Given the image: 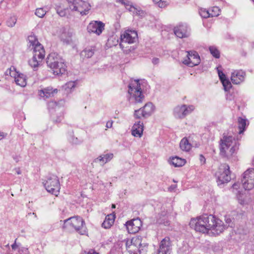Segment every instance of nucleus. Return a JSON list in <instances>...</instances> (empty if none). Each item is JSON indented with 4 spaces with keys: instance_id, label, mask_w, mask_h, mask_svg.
Returning <instances> with one entry per match:
<instances>
[{
    "instance_id": "423d86ee",
    "label": "nucleus",
    "mask_w": 254,
    "mask_h": 254,
    "mask_svg": "<svg viewBox=\"0 0 254 254\" xmlns=\"http://www.w3.org/2000/svg\"><path fill=\"white\" fill-rule=\"evenodd\" d=\"M64 224L69 225L81 235H85L87 233V228L83 219L79 216L71 217L64 220Z\"/></svg>"
},
{
    "instance_id": "473e14b6",
    "label": "nucleus",
    "mask_w": 254,
    "mask_h": 254,
    "mask_svg": "<svg viewBox=\"0 0 254 254\" xmlns=\"http://www.w3.org/2000/svg\"><path fill=\"white\" fill-rule=\"evenodd\" d=\"M76 83L74 81H69L66 83L63 87L67 93L70 92L75 86Z\"/></svg>"
},
{
    "instance_id": "8fccbe9b",
    "label": "nucleus",
    "mask_w": 254,
    "mask_h": 254,
    "mask_svg": "<svg viewBox=\"0 0 254 254\" xmlns=\"http://www.w3.org/2000/svg\"><path fill=\"white\" fill-rule=\"evenodd\" d=\"M159 62V60L158 58H154L152 59V63L154 64H158Z\"/></svg>"
},
{
    "instance_id": "864d4df0",
    "label": "nucleus",
    "mask_w": 254,
    "mask_h": 254,
    "mask_svg": "<svg viewBox=\"0 0 254 254\" xmlns=\"http://www.w3.org/2000/svg\"><path fill=\"white\" fill-rule=\"evenodd\" d=\"M16 240H17V239H15V242H14V244H12V245H11V248H12V249L13 250H15V249H16V248H17V245H16Z\"/></svg>"
},
{
    "instance_id": "72a5a7b5",
    "label": "nucleus",
    "mask_w": 254,
    "mask_h": 254,
    "mask_svg": "<svg viewBox=\"0 0 254 254\" xmlns=\"http://www.w3.org/2000/svg\"><path fill=\"white\" fill-rule=\"evenodd\" d=\"M195 108L193 105H185L184 108V118L189 114H190L194 110Z\"/></svg>"
},
{
    "instance_id": "f8f14e48",
    "label": "nucleus",
    "mask_w": 254,
    "mask_h": 254,
    "mask_svg": "<svg viewBox=\"0 0 254 254\" xmlns=\"http://www.w3.org/2000/svg\"><path fill=\"white\" fill-rule=\"evenodd\" d=\"M187 58L183 61V63L190 67L197 65L200 62V59L198 53L194 51H188Z\"/></svg>"
},
{
    "instance_id": "7ed1b4c3",
    "label": "nucleus",
    "mask_w": 254,
    "mask_h": 254,
    "mask_svg": "<svg viewBox=\"0 0 254 254\" xmlns=\"http://www.w3.org/2000/svg\"><path fill=\"white\" fill-rule=\"evenodd\" d=\"M46 63L54 74H63L66 71L64 60L56 53L50 54L47 58Z\"/></svg>"
},
{
    "instance_id": "ea45409f",
    "label": "nucleus",
    "mask_w": 254,
    "mask_h": 254,
    "mask_svg": "<svg viewBox=\"0 0 254 254\" xmlns=\"http://www.w3.org/2000/svg\"><path fill=\"white\" fill-rule=\"evenodd\" d=\"M35 14L39 17H43L46 13V11L43 8H38L36 9Z\"/></svg>"
},
{
    "instance_id": "393cba45",
    "label": "nucleus",
    "mask_w": 254,
    "mask_h": 254,
    "mask_svg": "<svg viewBox=\"0 0 254 254\" xmlns=\"http://www.w3.org/2000/svg\"><path fill=\"white\" fill-rule=\"evenodd\" d=\"M57 92L58 90L57 89L53 90L52 88L49 87L43 90H41L39 92V95L42 97L48 98L53 96Z\"/></svg>"
},
{
    "instance_id": "09e8293b",
    "label": "nucleus",
    "mask_w": 254,
    "mask_h": 254,
    "mask_svg": "<svg viewBox=\"0 0 254 254\" xmlns=\"http://www.w3.org/2000/svg\"><path fill=\"white\" fill-rule=\"evenodd\" d=\"M181 250H182L183 252H187L189 251V246L188 245H184L182 248H181Z\"/></svg>"
},
{
    "instance_id": "58836bf2",
    "label": "nucleus",
    "mask_w": 254,
    "mask_h": 254,
    "mask_svg": "<svg viewBox=\"0 0 254 254\" xmlns=\"http://www.w3.org/2000/svg\"><path fill=\"white\" fill-rule=\"evenodd\" d=\"M220 9L218 6H213L211 11V17L217 16L220 14Z\"/></svg>"
},
{
    "instance_id": "5701e85b",
    "label": "nucleus",
    "mask_w": 254,
    "mask_h": 254,
    "mask_svg": "<svg viewBox=\"0 0 254 254\" xmlns=\"http://www.w3.org/2000/svg\"><path fill=\"white\" fill-rule=\"evenodd\" d=\"M141 108L142 111L141 114L144 118L150 116L154 110V107L152 103L150 102L146 103Z\"/></svg>"
},
{
    "instance_id": "bf43d9fd",
    "label": "nucleus",
    "mask_w": 254,
    "mask_h": 254,
    "mask_svg": "<svg viewBox=\"0 0 254 254\" xmlns=\"http://www.w3.org/2000/svg\"><path fill=\"white\" fill-rule=\"evenodd\" d=\"M4 136V135L3 133L0 134V137H1L0 139L3 138Z\"/></svg>"
},
{
    "instance_id": "6ab92c4d",
    "label": "nucleus",
    "mask_w": 254,
    "mask_h": 254,
    "mask_svg": "<svg viewBox=\"0 0 254 254\" xmlns=\"http://www.w3.org/2000/svg\"><path fill=\"white\" fill-rule=\"evenodd\" d=\"M246 73L242 70H235L231 74V79L234 84H238L244 81Z\"/></svg>"
},
{
    "instance_id": "f257e3e1",
    "label": "nucleus",
    "mask_w": 254,
    "mask_h": 254,
    "mask_svg": "<svg viewBox=\"0 0 254 254\" xmlns=\"http://www.w3.org/2000/svg\"><path fill=\"white\" fill-rule=\"evenodd\" d=\"M190 226L196 231L213 235L220 234L227 227L219 219L206 214L191 219Z\"/></svg>"
},
{
    "instance_id": "de8ad7c7",
    "label": "nucleus",
    "mask_w": 254,
    "mask_h": 254,
    "mask_svg": "<svg viewBox=\"0 0 254 254\" xmlns=\"http://www.w3.org/2000/svg\"><path fill=\"white\" fill-rule=\"evenodd\" d=\"M113 125V121H109L106 123V127L107 128H111Z\"/></svg>"
},
{
    "instance_id": "a878e982",
    "label": "nucleus",
    "mask_w": 254,
    "mask_h": 254,
    "mask_svg": "<svg viewBox=\"0 0 254 254\" xmlns=\"http://www.w3.org/2000/svg\"><path fill=\"white\" fill-rule=\"evenodd\" d=\"M115 218V214H110L107 215L102 224V227L105 229L110 228L114 224Z\"/></svg>"
},
{
    "instance_id": "4c0bfd02",
    "label": "nucleus",
    "mask_w": 254,
    "mask_h": 254,
    "mask_svg": "<svg viewBox=\"0 0 254 254\" xmlns=\"http://www.w3.org/2000/svg\"><path fill=\"white\" fill-rule=\"evenodd\" d=\"M17 21V17L15 16H11L6 21V25L10 27H13Z\"/></svg>"
},
{
    "instance_id": "3c124183",
    "label": "nucleus",
    "mask_w": 254,
    "mask_h": 254,
    "mask_svg": "<svg viewBox=\"0 0 254 254\" xmlns=\"http://www.w3.org/2000/svg\"><path fill=\"white\" fill-rule=\"evenodd\" d=\"M199 160L200 162L202 163H204L205 161V157L201 154L199 155Z\"/></svg>"
},
{
    "instance_id": "f3484780",
    "label": "nucleus",
    "mask_w": 254,
    "mask_h": 254,
    "mask_svg": "<svg viewBox=\"0 0 254 254\" xmlns=\"http://www.w3.org/2000/svg\"><path fill=\"white\" fill-rule=\"evenodd\" d=\"M174 32L180 38L188 37L190 35L189 29L186 24H179L174 28Z\"/></svg>"
},
{
    "instance_id": "b1692460",
    "label": "nucleus",
    "mask_w": 254,
    "mask_h": 254,
    "mask_svg": "<svg viewBox=\"0 0 254 254\" xmlns=\"http://www.w3.org/2000/svg\"><path fill=\"white\" fill-rule=\"evenodd\" d=\"M113 157L114 154L112 153L103 154L96 158L94 161L95 162H100L101 165H104L105 164L111 160Z\"/></svg>"
},
{
    "instance_id": "2f4dec72",
    "label": "nucleus",
    "mask_w": 254,
    "mask_h": 254,
    "mask_svg": "<svg viewBox=\"0 0 254 254\" xmlns=\"http://www.w3.org/2000/svg\"><path fill=\"white\" fill-rule=\"evenodd\" d=\"M128 10L132 12V13L134 15H137L140 17H143L145 16L146 13L144 11L141 9L140 8H137L134 7L133 5L130 6V7H128Z\"/></svg>"
},
{
    "instance_id": "5fc2aeb1",
    "label": "nucleus",
    "mask_w": 254,
    "mask_h": 254,
    "mask_svg": "<svg viewBox=\"0 0 254 254\" xmlns=\"http://www.w3.org/2000/svg\"><path fill=\"white\" fill-rule=\"evenodd\" d=\"M21 251L25 253V254H29V252L28 251V249L27 248H22Z\"/></svg>"
},
{
    "instance_id": "a19ab883",
    "label": "nucleus",
    "mask_w": 254,
    "mask_h": 254,
    "mask_svg": "<svg viewBox=\"0 0 254 254\" xmlns=\"http://www.w3.org/2000/svg\"><path fill=\"white\" fill-rule=\"evenodd\" d=\"M200 15L202 17L206 18L211 16L210 12L206 9H201L199 11Z\"/></svg>"
},
{
    "instance_id": "13d9d810",
    "label": "nucleus",
    "mask_w": 254,
    "mask_h": 254,
    "mask_svg": "<svg viewBox=\"0 0 254 254\" xmlns=\"http://www.w3.org/2000/svg\"><path fill=\"white\" fill-rule=\"evenodd\" d=\"M31 214L33 215V216H34L35 218H37V215H36V214L35 213H34V212H33V213H28V215H31Z\"/></svg>"
},
{
    "instance_id": "0e129e2a",
    "label": "nucleus",
    "mask_w": 254,
    "mask_h": 254,
    "mask_svg": "<svg viewBox=\"0 0 254 254\" xmlns=\"http://www.w3.org/2000/svg\"><path fill=\"white\" fill-rule=\"evenodd\" d=\"M252 0V1H253V2H254V0Z\"/></svg>"
},
{
    "instance_id": "a18cd8bd",
    "label": "nucleus",
    "mask_w": 254,
    "mask_h": 254,
    "mask_svg": "<svg viewBox=\"0 0 254 254\" xmlns=\"http://www.w3.org/2000/svg\"><path fill=\"white\" fill-rule=\"evenodd\" d=\"M168 5V3L166 1L161 0L158 3V5L159 7L164 8Z\"/></svg>"
},
{
    "instance_id": "79ce46f5",
    "label": "nucleus",
    "mask_w": 254,
    "mask_h": 254,
    "mask_svg": "<svg viewBox=\"0 0 254 254\" xmlns=\"http://www.w3.org/2000/svg\"><path fill=\"white\" fill-rule=\"evenodd\" d=\"M118 1L122 4L125 6L126 8L128 9V7L132 5L130 4V2L127 0H119Z\"/></svg>"
},
{
    "instance_id": "7c9ffc66",
    "label": "nucleus",
    "mask_w": 254,
    "mask_h": 254,
    "mask_svg": "<svg viewBox=\"0 0 254 254\" xmlns=\"http://www.w3.org/2000/svg\"><path fill=\"white\" fill-rule=\"evenodd\" d=\"M247 122V120L245 119H243L241 117H239L238 118V128L239 129V134H241L242 133H243L245 130L246 129Z\"/></svg>"
},
{
    "instance_id": "f704fd0d",
    "label": "nucleus",
    "mask_w": 254,
    "mask_h": 254,
    "mask_svg": "<svg viewBox=\"0 0 254 254\" xmlns=\"http://www.w3.org/2000/svg\"><path fill=\"white\" fill-rule=\"evenodd\" d=\"M61 40L64 43H68L70 40V37L69 36L68 33L64 31V30L62 34L60 36Z\"/></svg>"
},
{
    "instance_id": "4468645a",
    "label": "nucleus",
    "mask_w": 254,
    "mask_h": 254,
    "mask_svg": "<svg viewBox=\"0 0 254 254\" xmlns=\"http://www.w3.org/2000/svg\"><path fill=\"white\" fill-rule=\"evenodd\" d=\"M29 48L33 50V52L45 51L43 46L39 42L37 38L34 34L29 35L27 38Z\"/></svg>"
},
{
    "instance_id": "412c9836",
    "label": "nucleus",
    "mask_w": 254,
    "mask_h": 254,
    "mask_svg": "<svg viewBox=\"0 0 254 254\" xmlns=\"http://www.w3.org/2000/svg\"><path fill=\"white\" fill-rule=\"evenodd\" d=\"M143 243H142V237L140 236H136L133 237L130 240H128L126 243L127 249L131 248L133 249V247L138 248Z\"/></svg>"
},
{
    "instance_id": "dca6fc26",
    "label": "nucleus",
    "mask_w": 254,
    "mask_h": 254,
    "mask_svg": "<svg viewBox=\"0 0 254 254\" xmlns=\"http://www.w3.org/2000/svg\"><path fill=\"white\" fill-rule=\"evenodd\" d=\"M141 226V222L139 219H134L126 223L127 229L128 233L134 234L138 232Z\"/></svg>"
},
{
    "instance_id": "680f3d73",
    "label": "nucleus",
    "mask_w": 254,
    "mask_h": 254,
    "mask_svg": "<svg viewBox=\"0 0 254 254\" xmlns=\"http://www.w3.org/2000/svg\"><path fill=\"white\" fill-rule=\"evenodd\" d=\"M61 120H62V119H59L58 120H56V122H61Z\"/></svg>"
},
{
    "instance_id": "c85d7f7f",
    "label": "nucleus",
    "mask_w": 254,
    "mask_h": 254,
    "mask_svg": "<svg viewBox=\"0 0 254 254\" xmlns=\"http://www.w3.org/2000/svg\"><path fill=\"white\" fill-rule=\"evenodd\" d=\"M185 104L182 105H178L176 106L174 109V115L176 118L183 119L184 116V108Z\"/></svg>"
},
{
    "instance_id": "a211bd4d",
    "label": "nucleus",
    "mask_w": 254,
    "mask_h": 254,
    "mask_svg": "<svg viewBox=\"0 0 254 254\" xmlns=\"http://www.w3.org/2000/svg\"><path fill=\"white\" fill-rule=\"evenodd\" d=\"M171 250L170 239L166 237L161 241L157 254H170Z\"/></svg>"
},
{
    "instance_id": "6e6552de",
    "label": "nucleus",
    "mask_w": 254,
    "mask_h": 254,
    "mask_svg": "<svg viewBox=\"0 0 254 254\" xmlns=\"http://www.w3.org/2000/svg\"><path fill=\"white\" fill-rule=\"evenodd\" d=\"M215 176L218 185L230 182L231 178L229 166L225 163L221 164L215 173Z\"/></svg>"
},
{
    "instance_id": "ddd939ff",
    "label": "nucleus",
    "mask_w": 254,
    "mask_h": 254,
    "mask_svg": "<svg viewBox=\"0 0 254 254\" xmlns=\"http://www.w3.org/2000/svg\"><path fill=\"white\" fill-rule=\"evenodd\" d=\"M34 54L32 58L29 61V65L36 70L44 59L45 55V51L41 52H33Z\"/></svg>"
},
{
    "instance_id": "1a4fd4ad",
    "label": "nucleus",
    "mask_w": 254,
    "mask_h": 254,
    "mask_svg": "<svg viewBox=\"0 0 254 254\" xmlns=\"http://www.w3.org/2000/svg\"><path fill=\"white\" fill-rule=\"evenodd\" d=\"M242 186L245 190H251L254 188V169L246 171L242 179Z\"/></svg>"
},
{
    "instance_id": "c756f323",
    "label": "nucleus",
    "mask_w": 254,
    "mask_h": 254,
    "mask_svg": "<svg viewBox=\"0 0 254 254\" xmlns=\"http://www.w3.org/2000/svg\"><path fill=\"white\" fill-rule=\"evenodd\" d=\"M186 160L177 156L173 157L170 160V163L176 167H180L184 165L186 163Z\"/></svg>"
},
{
    "instance_id": "aec40b11",
    "label": "nucleus",
    "mask_w": 254,
    "mask_h": 254,
    "mask_svg": "<svg viewBox=\"0 0 254 254\" xmlns=\"http://www.w3.org/2000/svg\"><path fill=\"white\" fill-rule=\"evenodd\" d=\"M220 68H221V66L217 67L219 79L223 84L224 90L226 91H229L232 87V84L229 80L226 78L225 74L220 69Z\"/></svg>"
},
{
    "instance_id": "bb28decb",
    "label": "nucleus",
    "mask_w": 254,
    "mask_h": 254,
    "mask_svg": "<svg viewBox=\"0 0 254 254\" xmlns=\"http://www.w3.org/2000/svg\"><path fill=\"white\" fill-rule=\"evenodd\" d=\"M191 144L189 142L187 138L184 137L181 140L180 147L182 151L188 152L191 149Z\"/></svg>"
},
{
    "instance_id": "2eb2a0df",
    "label": "nucleus",
    "mask_w": 254,
    "mask_h": 254,
    "mask_svg": "<svg viewBox=\"0 0 254 254\" xmlns=\"http://www.w3.org/2000/svg\"><path fill=\"white\" fill-rule=\"evenodd\" d=\"M105 24L101 21H93L90 22L87 26V30L89 33H95L99 35L104 29Z\"/></svg>"
},
{
    "instance_id": "49530a36",
    "label": "nucleus",
    "mask_w": 254,
    "mask_h": 254,
    "mask_svg": "<svg viewBox=\"0 0 254 254\" xmlns=\"http://www.w3.org/2000/svg\"><path fill=\"white\" fill-rule=\"evenodd\" d=\"M241 185H242V184H241L240 183H239L238 182L236 183L233 185L232 189L233 190H238V189H239L240 188Z\"/></svg>"
},
{
    "instance_id": "c9c22d12",
    "label": "nucleus",
    "mask_w": 254,
    "mask_h": 254,
    "mask_svg": "<svg viewBox=\"0 0 254 254\" xmlns=\"http://www.w3.org/2000/svg\"><path fill=\"white\" fill-rule=\"evenodd\" d=\"M137 250L140 254H146L148 251V244L143 243L138 248Z\"/></svg>"
},
{
    "instance_id": "20e7f679",
    "label": "nucleus",
    "mask_w": 254,
    "mask_h": 254,
    "mask_svg": "<svg viewBox=\"0 0 254 254\" xmlns=\"http://www.w3.org/2000/svg\"><path fill=\"white\" fill-rule=\"evenodd\" d=\"M128 99L131 103L137 104L142 102L144 96L142 92L139 80H134L129 84Z\"/></svg>"
},
{
    "instance_id": "9d476101",
    "label": "nucleus",
    "mask_w": 254,
    "mask_h": 254,
    "mask_svg": "<svg viewBox=\"0 0 254 254\" xmlns=\"http://www.w3.org/2000/svg\"><path fill=\"white\" fill-rule=\"evenodd\" d=\"M6 75H9L14 78L17 85L21 87H25L27 84L26 76L23 73L17 71L14 66H11L5 71Z\"/></svg>"
},
{
    "instance_id": "052dcab7",
    "label": "nucleus",
    "mask_w": 254,
    "mask_h": 254,
    "mask_svg": "<svg viewBox=\"0 0 254 254\" xmlns=\"http://www.w3.org/2000/svg\"><path fill=\"white\" fill-rule=\"evenodd\" d=\"M115 207H116V205H115V204H113L112 205V208H115Z\"/></svg>"
},
{
    "instance_id": "e2e57ef3",
    "label": "nucleus",
    "mask_w": 254,
    "mask_h": 254,
    "mask_svg": "<svg viewBox=\"0 0 254 254\" xmlns=\"http://www.w3.org/2000/svg\"><path fill=\"white\" fill-rule=\"evenodd\" d=\"M6 248H9V244H7L5 246Z\"/></svg>"
},
{
    "instance_id": "9b49d317",
    "label": "nucleus",
    "mask_w": 254,
    "mask_h": 254,
    "mask_svg": "<svg viewBox=\"0 0 254 254\" xmlns=\"http://www.w3.org/2000/svg\"><path fill=\"white\" fill-rule=\"evenodd\" d=\"M137 38V33L134 30H127L121 35L120 46L122 49L124 48V44H132L135 42Z\"/></svg>"
},
{
    "instance_id": "f03ea898",
    "label": "nucleus",
    "mask_w": 254,
    "mask_h": 254,
    "mask_svg": "<svg viewBox=\"0 0 254 254\" xmlns=\"http://www.w3.org/2000/svg\"><path fill=\"white\" fill-rule=\"evenodd\" d=\"M239 144L232 135L223 134L220 140V154L227 158L232 156L238 149Z\"/></svg>"
},
{
    "instance_id": "0eeeda50",
    "label": "nucleus",
    "mask_w": 254,
    "mask_h": 254,
    "mask_svg": "<svg viewBox=\"0 0 254 254\" xmlns=\"http://www.w3.org/2000/svg\"><path fill=\"white\" fill-rule=\"evenodd\" d=\"M72 11H77L82 15H86L90 9V4L82 0H67Z\"/></svg>"
},
{
    "instance_id": "cd10ccee",
    "label": "nucleus",
    "mask_w": 254,
    "mask_h": 254,
    "mask_svg": "<svg viewBox=\"0 0 254 254\" xmlns=\"http://www.w3.org/2000/svg\"><path fill=\"white\" fill-rule=\"evenodd\" d=\"M95 51V47H87L81 52L80 55L82 57L90 58L94 54Z\"/></svg>"
},
{
    "instance_id": "c03bdc74",
    "label": "nucleus",
    "mask_w": 254,
    "mask_h": 254,
    "mask_svg": "<svg viewBox=\"0 0 254 254\" xmlns=\"http://www.w3.org/2000/svg\"><path fill=\"white\" fill-rule=\"evenodd\" d=\"M57 12L60 16L64 17V16H65L67 14V9H61V10L58 9L57 10Z\"/></svg>"
},
{
    "instance_id": "e433bc0d",
    "label": "nucleus",
    "mask_w": 254,
    "mask_h": 254,
    "mask_svg": "<svg viewBox=\"0 0 254 254\" xmlns=\"http://www.w3.org/2000/svg\"><path fill=\"white\" fill-rule=\"evenodd\" d=\"M211 54L215 58L218 59L220 57V52L214 46H210L209 48Z\"/></svg>"
},
{
    "instance_id": "603ef678",
    "label": "nucleus",
    "mask_w": 254,
    "mask_h": 254,
    "mask_svg": "<svg viewBox=\"0 0 254 254\" xmlns=\"http://www.w3.org/2000/svg\"><path fill=\"white\" fill-rule=\"evenodd\" d=\"M87 254H99V253L95 252V250H90L87 253Z\"/></svg>"
},
{
    "instance_id": "39448f33",
    "label": "nucleus",
    "mask_w": 254,
    "mask_h": 254,
    "mask_svg": "<svg viewBox=\"0 0 254 254\" xmlns=\"http://www.w3.org/2000/svg\"><path fill=\"white\" fill-rule=\"evenodd\" d=\"M44 187L48 192L57 196L61 189L58 177L55 175H50L43 182Z\"/></svg>"
},
{
    "instance_id": "4be33fe9",
    "label": "nucleus",
    "mask_w": 254,
    "mask_h": 254,
    "mask_svg": "<svg viewBox=\"0 0 254 254\" xmlns=\"http://www.w3.org/2000/svg\"><path fill=\"white\" fill-rule=\"evenodd\" d=\"M143 124L140 121L135 123L131 129L132 135L135 137H140L143 133Z\"/></svg>"
},
{
    "instance_id": "4d7b16f0",
    "label": "nucleus",
    "mask_w": 254,
    "mask_h": 254,
    "mask_svg": "<svg viewBox=\"0 0 254 254\" xmlns=\"http://www.w3.org/2000/svg\"><path fill=\"white\" fill-rule=\"evenodd\" d=\"M16 172L18 175L21 174V171H20L19 169H16Z\"/></svg>"
},
{
    "instance_id": "6e6d98bb",
    "label": "nucleus",
    "mask_w": 254,
    "mask_h": 254,
    "mask_svg": "<svg viewBox=\"0 0 254 254\" xmlns=\"http://www.w3.org/2000/svg\"><path fill=\"white\" fill-rule=\"evenodd\" d=\"M226 222L227 224H228V226L230 225V223L231 222V220L230 218H226L225 219Z\"/></svg>"
},
{
    "instance_id": "37998d69",
    "label": "nucleus",
    "mask_w": 254,
    "mask_h": 254,
    "mask_svg": "<svg viewBox=\"0 0 254 254\" xmlns=\"http://www.w3.org/2000/svg\"><path fill=\"white\" fill-rule=\"evenodd\" d=\"M142 111V108H141L139 109L135 110L134 113V117L137 119H140L141 117H143V116L141 114Z\"/></svg>"
}]
</instances>
